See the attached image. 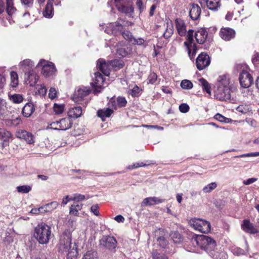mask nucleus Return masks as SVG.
I'll list each match as a JSON object with an SVG mask.
<instances>
[{"instance_id": "nucleus-55", "label": "nucleus", "mask_w": 259, "mask_h": 259, "mask_svg": "<svg viewBox=\"0 0 259 259\" xmlns=\"http://www.w3.org/2000/svg\"><path fill=\"white\" fill-rule=\"evenodd\" d=\"M59 127V121H56L50 123L47 127V129L50 128L55 130H60L58 128Z\"/></svg>"}, {"instance_id": "nucleus-50", "label": "nucleus", "mask_w": 259, "mask_h": 259, "mask_svg": "<svg viewBox=\"0 0 259 259\" xmlns=\"http://www.w3.org/2000/svg\"><path fill=\"white\" fill-rule=\"evenodd\" d=\"M231 251L234 254L236 255H240L245 253L244 250L237 247H232Z\"/></svg>"}, {"instance_id": "nucleus-25", "label": "nucleus", "mask_w": 259, "mask_h": 259, "mask_svg": "<svg viewBox=\"0 0 259 259\" xmlns=\"http://www.w3.org/2000/svg\"><path fill=\"white\" fill-rule=\"evenodd\" d=\"M207 36V32L204 29H200L197 31L195 34V37L197 42L200 44H203Z\"/></svg>"}, {"instance_id": "nucleus-3", "label": "nucleus", "mask_w": 259, "mask_h": 259, "mask_svg": "<svg viewBox=\"0 0 259 259\" xmlns=\"http://www.w3.org/2000/svg\"><path fill=\"white\" fill-rule=\"evenodd\" d=\"M58 247L60 252L67 254V259L77 258V251L74 246L72 245L71 234L69 231H65L60 236Z\"/></svg>"}, {"instance_id": "nucleus-64", "label": "nucleus", "mask_w": 259, "mask_h": 259, "mask_svg": "<svg viewBox=\"0 0 259 259\" xmlns=\"http://www.w3.org/2000/svg\"><path fill=\"white\" fill-rule=\"evenodd\" d=\"M30 213H31L32 214H35L43 213L44 211L42 210V206H41L39 208H35L32 209L30 211Z\"/></svg>"}, {"instance_id": "nucleus-16", "label": "nucleus", "mask_w": 259, "mask_h": 259, "mask_svg": "<svg viewBox=\"0 0 259 259\" xmlns=\"http://www.w3.org/2000/svg\"><path fill=\"white\" fill-rule=\"evenodd\" d=\"M25 74V79L27 84L33 87L36 83L38 76L35 73L34 70H30Z\"/></svg>"}, {"instance_id": "nucleus-44", "label": "nucleus", "mask_w": 259, "mask_h": 259, "mask_svg": "<svg viewBox=\"0 0 259 259\" xmlns=\"http://www.w3.org/2000/svg\"><path fill=\"white\" fill-rule=\"evenodd\" d=\"M64 105L63 104H58L55 103L54 105V111L57 114H60L62 113L64 111Z\"/></svg>"}, {"instance_id": "nucleus-7", "label": "nucleus", "mask_w": 259, "mask_h": 259, "mask_svg": "<svg viewBox=\"0 0 259 259\" xmlns=\"http://www.w3.org/2000/svg\"><path fill=\"white\" fill-rule=\"evenodd\" d=\"M123 26L118 22L108 24L106 26L105 31L108 34H113L114 35H118L122 34L123 37L132 43L134 37L132 33L128 31L122 32Z\"/></svg>"}, {"instance_id": "nucleus-34", "label": "nucleus", "mask_w": 259, "mask_h": 259, "mask_svg": "<svg viewBox=\"0 0 259 259\" xmlns=\"http://www.w3.org/2000/svg\"><path fill=\"white\" fill-rule=\"evenodd\" d=\"M53 4L48 2L46 6L45 10L43 12L44 16L46 18H52L53 15Z\"/></svg>"}, {"instance_id": "nucleus-11", "label": "nucleus", "mask_w": 259, "mask_h": 259, "mask_svg": "<svg viewBox=\"0 0 259 259\" xmlns=\"http://www.w3.org/2000/svg\"><path fill=\"white\" fill-rule=\"evenodd\" d=\"M239 79L241 86L244 88H249L253 83V78L247 70L241 71Z\"/></svg>"}, {"instance_id": "nucleus-22", "label": "nucleus", "mask_w": 259, "mask_h": 259, "mask_svg": "<svg viewBox=\"0 0 259 259\" xmlns=\"http://www.w3.org/2000/svg\"><path fill=\"white\" fill-rule=\"evenodd\" d=\"M241 228L245 232L250 234H255L257 232V229L248 220L243 221L241 225Z\"/></svg>"}, {"instance_id": "nucleus-58", "label": "nucleus", "mask_w": 259, "mask_h": 259, "mask_svg": "<svg viewBox=\"0 0 259 259\" xmlns=\"http://www.w3.org/2000/svg\"><path fill=\"white\" fill-rule=\"evenodd\" d=\"M117 104L120 107H124L126 104V101L123 97H118L117 99Z\"/></svg>"}, {"instance_id": "nucleus-43", "label": "nucleus", "mask_w": 259, "mask_h": 259, "mask_svg": "<svg viewBox=\"0 0 259 259\" xmlns=\"http://www.w3.org/2000/svg\"><path fill=\"white\" fill-rule=\"evenodd\" d=\"M90 91L87 88L79 89L77 91V96L81 98L89 95Z\"/></svg>"}, {"instance_id": "nucleus-9", "label": "nucleus", "mask_w": 259, "mask_h": 259, "mask_svg": "<svg viewBox=\"0 0 259 259\" xmlns=\"http://www.w3.org/2000/svg\"><path fill=\"white\" fill-rule=\"evenodd\" d=\"M37 67H41V73L45 76L48 77L54 75L56 72L55 65L48 61L41 59L37 65Z\"/></svg>"}, {"instance_id": "nucleus-1", "label": "nucleus", "mask_w": 259, "mask_h": 259, "mask_svg": "<svg viewBox=\"0 0 259 259\" xmlns=\"http://www.w3.org/2000/svg\"><path fill=\"white\" fill-rule=\"evenodd\" d=\"M175 26L179 35L184 36L187 34L186 40L184 42V44L190 59L191 60L193 59L198 50L197 45L194 42L193 31L192 30H189L187 31L185 22L180 18H177L175 20Z\"/></svg>"}, {"instance_id": "nucleus-14", "label": "nucleus", "mask_w": 259, "mask_h": 259, "mask_svg": "<svg viewBox=\"0 0 259 259\" xmlns=\"http://www.w3.org/2000/svg\"><path fill=\"white\" fill-rule=\"evenodd\" d=\"M208 255L212 259L227 258L228 255L223 248L217 246Z\"/></svg>"}, {"instance_id": "nucleus-31", "label": "nucleus", "mask_w": 259, "mask_h": 259, "mask_svg": "<svg viewBox=\"0 0 259 259\" xmlns=\"http://www.w3.org/2000/svg\"><path fill=\"white\" fill-rule=\"evenodd\" d=\"M112 113V109L107 108L98 110L97 114L99 117L102 118V120H104L105 118L109 117Z\"/></svg>"}, {"instance_id": "nucleus-18", "label": "nucleus", "mask_w": 259, "mask_h": 259, "mask_svg": "<svg viewBox=\"0 0 259 259\" xmlns=\"http://www.w3.org/2000/svg\"><path fill=\"white\" fill-rule=\"evenodd\" d=\"M16 135L17 138L24 139L28 144L34 143L32 135L26 131L19 130L16 132Z\"/></svg>"}, {"instance_id": "nucleus-49", "label": "nucleus", "mask_w": 259, "mask_h": 259, "mask_svg": "<svg viewBox=\"0 0 259 259\" xmlns=\"http://www.w3.org/2000/svg\"><path fill=\"white\" fill-rule=\"evenodd\" d=\"M110 66L115 68H121L123 67V63L121 61L117 60H112L109 62Z\"/></svg>"}, {"instance_id": "nucleus-17", "label": "nucleus", "mask_w": 259, "mask_h": 259, "mask_svg": "<svg viewBox=\"0 0 259 259\" xmlns=\"http://www.w3.org/2000/svg\"><path fill=\"white\" fill-rule=\"evenodd\" d=\"M110 66L109 62L107 63L102 59H100L97 61V68L106 76H108L110 74Z\"/></svg>"}, {"instance_id": "nucleus-61", "label": "nucleus", "mask_w": 259, "mask_h": 259, "mask_svg": "<svg viewBox=\"0 0 259 259\" xmlns=\"http://www.w3.org/2000/svg\"><path fill=\"white\" fill-rule=\"evenodd\" d=\"M91 211L96 216L99 215V206L97 204L93 205L91 207Z\"/></svg>"}, {"instance_id": "nucleus-12", "label": "nucleus", "mask_w": 259, "mask_h": 259, "mask_svg": "<svg viewBox=\"0 0 259 259\" xmlns=\"http://www.w3.org/2000/svg\"><path fill=\"white\" fill-rule=\"evenodd\" d=\"M196 66L198 70H202L208 67L210 63L209 56L206 53H202L199 55L196 61Z\"/></svg>"}, {"instance_id": "nucleus-13", "label": "nucleus", "mask_w": 259, "mask_h": 259, "mask_svg": "<svg viewBox=\"0 0 259 259\" xmlns=\"http://www.w3.org/2000/svg\"><path fill=\"white\" fill-rule=\"evenodd\" d=\"M116 239L111 236H104L100 240V245L109 250H113L116 247Z\"/></svg>"}, {"instance_id": "nucleus-40", "label": "nucleus", "mask_w": 259, "mask_h": 259, "mask_svg": "<svg viewBox=\"0 0 259 259\" xmlns=\"http://www.w3.org/2000/svg\"><path fill=\"white\" fill-rule=\"evenodd\" d=\"M97 253L94 250L88 251L83 255L82 259H97Z\"/></svg>"}, {"instance_id": "nucleus-29", "label": "nucleus", "mask_w": 259, "mask_h": 259, "mask_svg": "<svg viewBox=\"0 0 259 259\" xmlns=\"http://www.w3.org/2000/svg\"><path fill=\"white\" fill-rule=\"evenodd\" d=\"M8 99L14 104H20L24 100L23 96L18 94H9Z\"/></svg>"}, {"instance_id": "nucleus-39", "label": "nucleus", "mask_w": 259, "mask_h": 259, "mask_svg": "<svg viewBox=\"0 0 259 259\" xmlns=\"http://www.w3.org/2000/svg\"><path fill=\"white\" fill-rule=\"evenodd\" d=\"M31 19L30 17V14L28 12L25 13L22 18L21 22L23 26H28L31 23Z\"/></svg>"}, {"instance_id": "nucleus-27", "label": "nucleus", "mask_w": 259, "mask_h": 259, "mask_svg": "<svg viewBox=\"0 0 259 259\" xmlns=\"http://www.w3.org/2000/svg\"><path fill=\"white\" fill-rule=\"evenodd\" d=\"M82 114V109L79 106L71 107L68 111V115L69 117L77 118Z\"/></svg>"}, {"instance_id": "nucleus-8", "label": "nucleus", "mask_w": 259, "mask_h": 259, "mask_svg": "<svg viewBox=\"0 0 259 259\" xmlns=\"http://www.w3.org/2000/svg\"><path fill=\"white\" fill-rule=\"evenodd\" d=\"M189 223L195 230L202 233H208L210 231V224L205 220L193 218L190 220Z\"/></svg>"}, {"instance_id": "nucleus-15", "label": "nucleus", "mask_w": 259, "mask_h": 259, "mask_svg": "<svg viewBox=\"0 0 259 259\" xmlns=\"http://www.w3.org/2000/svg\"><path fill=\"white\" fill-rule=\"evenodd\" d=\"M199 3L202 6L206 4L207 7L212 11H218L221 7V0H200Z\"/></svg>"}, {"instance_id": "nucleus-24", "label": "nucleus", "mask_w": 259, "mask_h": 259, "mask_svg": "<svg viewBox=\"0 0 259 259\" xmlns=\"http://www.w3.org/2000/svg\"><path fill=\"white\" fill-rule=\"evenodd\" d=\"M164 25L165 27V30L163 32V36L165 38H168L172 35L174 32L172 22L170 20L166 19Z\"/></svg>"}, {"instance_id": "nucleus-63", "label": "nucleus", "mask_w": 259, "mask_h": 259, "mask_svg": "<svg viewBox=\"0 0 259 259\" xmlns=\"http://www.w3.org/2000/svg\"><path fill=\"white\" fill-rule=\"evenodd\" d=\"M157 79V75L155 73H151L148 77V81L150 83H154Z\"/></svg>"}, {"instance_id": "nucleus-30", "label": "nucleus", "mask_w": 259, "mask_h": 259, "mask_svg": "<svg viewBox=\"0 0 259 259\" xmlns=\"http://www.w3.org/2000/svg\"><path fill=\"white\" fill-rule=\"evenodd\" d=\"M124 0H115V5L118 10L123 13L128 14H131L132 13V8L131 7H128V9L125 10L123 7Z\"/></svg>"}, {"instance_id": "nucleus-4", "label": "nucleus", "mask_w": 259, "mask_h": 259, "mask_svg": "<svg viewBox=\"0 0 259 259\" xmlns=\"http://www.w3.org/2000/svg\"><path fill=\"white\" fill-rule=\"evenodd\" d=\"M191 242L194 246L200 247L208 255L217 246V242L213 238L203 235H193L191 239Z\"/></svg>"}, {"instance_id": "nucleus-23", "label": "nucleus", "mask_w": 259, "mask_h": 259, "mask_svg": "<svg viewBox=\"0 0 259 259\" xmlns=\"http://www.w3.org/2000/svg\"><path fill=\"white\" fill-rule=\"evenodd\" d=\"M163 202V200L156 197H150L145 198L142 202V206H151L153 205L161 203Z\"/></svg>"}, {"instance_id": "nucleus-53", "label": "nucleus", "mask_w": 259, "mask_h": 259, "mask_svg": "<svg viewBox=\"0 0 259 259\" xmlns=\"http://www.w3.org/2000/svg\"><path fill=\"white\" fill-rule=\"evenodd\" d=\"M140 88L137 85H135L133 89L130 90V93L133 97H138L140 95Z\"/></svg>"}, {"instance_id": "nucleus-57", "label": "nucleus", "mask_w": 259, "mask_h": 259, "mask_svg": "<svg viewBox=\"0 0 259 259\" xmlns=\"http://www.w3.org/2000/svg\"><path fill=\"white\" fill-rule=\"evenodd\" d=\"M259 156V152H250L246 154H243L239 156H236V157H256Z\"/></svg>"}, {"instance_id": "nucleus-62", "label": "nucleus", "mask_w": 259, "mask_h": 259, "mask_svg": "<svg viewBox=\"0 0 259 259\" xmlns=\"http://www.w3.org/2000/svg\"><path fill=\"white\" fill-rule=\"evenodd\" d=\"M189 107L187 104L183 103L179 106V110L182 113H186L189 111Z\"/></svg>"}, {"instance_id": "nucleus-10", "label": "nucleus", "mask_w": 259, "mask_h": 259, "mask_svg": "<svg viewBox=\"0 0 259 259\" xmlns=\"http://www.w3.org/2000/svg\"><path fill=\"white\" fill-rule=\"evenodd\" d=\"M91 84L93 88V93L95 94H97L102 91L104 84V79L100 72H96L95 73V77Z\"/></svg>"}, {"instance_id": "nucleus-47", "label": "nucleus", "mask_w": 259, "mask_h": 259, "mask_svg": "<svg viewBox=\"0 0 259 259\" xmlns=\"http://www.w3.org/2000/svg\"><path fill=\"white\" fill-rule=\"evenodd\" d=\"M18 192L23 193H27L31 190V187L28 185L20 186L17 187Z\"/></svg>"}, {"instance_id": "nucleus-37", "label": "nucleus", "mask_w": 259, "mask_h": 259, "mask_svg": "<svg viewBox=\"0 0 259 259\" xmlns=\"http://www.w3.org/2000/svg\"><path fill=\"white\" fill-rule=\"evenodd\" d=\"M170 237L174 242L176 243H179L183 241L182 235L177 231L171 232L170 234Z\"/></svg>"}, {"instance_id": "nucleus-6", "label": "nucleus", "mask_w": 259, "mask_h": 259, "mask_svg": "<svg viewBox=\"0 0 259 259\" xmlns=\"http://www.w3.org/2000/svg\"><path fill=\"white\" fill-rule=\"evenodd\" d=\"M51 236V229L49 226L41 223L38 224L34 229V236L40 244L48 243Z\"/></svg>"}, {"instance_id": "nucleus-60", "label": "nucleus", "mask_w": 259, "mask_h": 259, "mask_svg": "<svg viewBox=\"0 0 259 259\" xmlns=\"http://www.w3.org/2000/svg\"><path fill=\"white\" fill-rule=\"evenodd\" d=\"M57 92L55 88H51L50 89L49 93V97L51 99H54L57 97Z\"/></svg>"}, {"instance_id": "nucleus-26", "label": "nucleus", "mask_w": 259, "mask_h": 259, "mask_svg": "<svg viewBox=\"0 0 259 259\" xmlns=\"http://www.w3.org/2000/svg\"><path fill=\"white\" fill-rule=\"evenodd\" d=\"M72 125V121L69 117H65L59 120L58 127L60 130L66 131L69 129Z\"/></svg>"}, {"instance_id": "nucleus-28", "label": "nucleus", "mask_w": 259, "mask_h": 259, "mask_svg": "<svg viewBox=\"0 0 259 259\" xmlns=\"http://www.w3.org/2000/svg\"><path fill=\"white\" fill-rule=\"evenodd\" d=\"M35 108L32 103H26L22 109V114L25 117H30L34 112Z\"/></svg>"}, {"instance_id": "nucleus-51", "label": "nucleus", "mask_w": 259, "mask_h": 259, "mask_svg": "<svg viewBox=\"0 0 259 259\" xmlns=\"http://www.w3.org/2000/svg\"><path fill=\"white\" fill-rule=\"evenodd\" d=\"M21 4L26 8L32 7L34 0H20Z\"/></svg>"}, {"instance_id": "nucleus-48", "label": "nucleus", "mask_w": 259, "mask_h": 259, "mask_svg": "<svg viewBox=\"0 0 259 259\" xmlns=\"http://www.w3.org/2000/svg\"><path fill=\"white\" fill-rule=\"evenodd\" d=\"M252 62L254 66L259 68V53L255 52L252 57Z\"/></svg>"}, {"instance_id": "nucleus-5", "label": "nucleus", "mask_w": 259, "mask_h": 259, "mask_svg": "<svg viewBox=\"0 0 259 259\" xmlns=\"http://www.w3.org/2000/svg\"><path fill=\"white\" fill-rule=\"evenodd\" d=\"M6 6L3 1L0 0V19L5 26H8L14 22L13 17L17 9L14 6V0H6Z\"/></svg>"}, {"instance_id": "nucleus-21", "label": "nucleus", "mask_w": 259, "mask_h": 259, "mask_svg": "<svg viewBox=\"0 0 259 259\" xmlns=\"http://www.w3.org/2000/svg\"><path fill=\"white\" fill-rule=\"evenodd\" d=\"M201 12V8L198 5H191L189 11V16L192 20H197L200 16Z\"/></svg>"}, {"instance_id": "nucleus-35", "label": "nucleus", "mask_w": 259, "mask_h": 259, "mask_svg": "<svg viewBox=\"0 0 259 259\" xmlns=\"http://www.w3.org/2000/svg\"><path fill=\"white\" fill-rule=\"evenodd\" d=\"M58 206V203L56 201L52 202L50 203L42 206L44 213L51 212L54 209H56Z\"/></svg>"}, {"instance_id": "nucleus-52", "label": "nucleus", "mask_w": 259, "mask_h": 259, "mask_svg": "<svg viewBox=\"0 0 259 259\" xmlns=\"http://www.w3.org/2000/svg\"><path fill=\"white\" fill-rule=\"evenodd\" d=\"M236 110L239 112L245 114L248 112L249 108L246 105H241L238 106Z\"/></svg>"}, {"instance_id": "nucleus-56", "label": "nucleus", "mask_w": 259, "mask_h": 259, "mask_svg": "<svg viewBox=\"0 0 259 259\" xmlns=\"http://www.w3.org/2000/svg\"><path fill=\"white\" fill-rule=\"evenodd\" d=\"M245 121L247 124H248L250 126L253 127H257L258 126V124L257 121L252 118H247L245 120Z\"/></svg>"}, {"instance_id": "nucleus-45", "label": "nucleus", "mask_w": 259, "mask_h": 259, "mask_svg": "<svg viewBox=\"0 0 259 259\" xmlns=\"http://www.w3.org/2000/svg\"><path fill=\"white\" fill-rule=\"evenodd\" d=\"M217 186V184L216 183H215V182L211 183L208 184L207 185H206V186H205L203 188V191L206 193H209L211 191H212L213 190L215 189Z\"/></svg>"}, {"instance_id": "nucleus-20", "label": "nucleus", "mask_w": 259, "mask_h": 259, "mask_svg": "<svg viewBox=\"0 0 259 259\" xmlns=\"http://www.w3.org/2000/svg\"><path fill=\"white\" fill-rule=\"evenodd\" d=\"M34 66V62L30 59H25L19 63V67L24 73H27L30 70H33V68Z\"/></svg>"}, {"instance_id": "nucleus-19", "label": "nucleus", "mask_w": 259, "mask_h": 259, "mask_svg": "<svg viewBox=\"0 0 259 259\" xmlns=\"http://www.w3.org/2000/svg\"><path fill=\"white\" fill-rule=\"evenodd\" d=\"M235 31L230 28H222L220 32L221 37L225 40H229L234 37Z\"/></svg>"}, {"instance_id": "nucleus-33", "label": "nucleus", "mask_w": 259, "mask_h": 259, "mask_svg": "<svg viewBox=\"0 0 259 259\" xmlns=\"http://www.w3.org/2000/svg\"><path fill=\"white\" fill-rule=\"evenodd\" d=\"M10 86L12 88H16L19 83L18 75L16 72L11 71L10 72Z\"/></svg>"}, {"instance_id": "nucleus-38", "label": "nucleus", "mask_w": 259, "mask_h": 259, "mask_svg": "<svg viewBox=\"0 0 259 259\" xmlns=\"http://www.w3.org/2000/svg\"><path fill=\"white\" fill-rule=\"evenodd\" d=\"M116 53L117 55L121 57L126 56L128 54L127 51L125 49V47L121 45V43L117 45Z\"/></svg>"}, {"instance_id": "nucleus-32", "label": "nucleus", "mask_w": 259, "mask_h": 259, "mask_svg": "<svg viewBox=\"0 0 259 259\" xmlns=\"http://www.w3.org/2000/svg\"><path fill=\"white\" fill-rule=\"evenodd\" d=\"M82 204L78 202H74L70 208L69 213L71 215H78V211L82 209Z\"/></svg>"}, {"instance_id": "nucleus-59", "label": "nucleus", "mask_w": 259, "mask_h": 259, "mask_svg": "<svg viewBox=\"0 0 259 259\" xmlns=\"http://www.w3.org/2000/svg\"><path fill=\"white\" fill-rule=\"evenodd\" d=\"M159 245L162 248L166 247L167 245V241L163 237H158L157 239Z\"/></svg>"}, {"instance_id": "nucleus-54", "label": "nucleus", "mask_w": 259, "mask_h": 259, "mask_svg": "<svg viewBox=\"0 0 259 259\" xmlns=\"http://www.w3.org/2000/svg\"><path fill=\"white\" fill-rule=\"evenodd\" d=\"M133 0H124L123 2V7H124L123 9L127 10L128 9V7H131L132 8V13L134 12V7L133 6Z\"/></svg>"}, {"instance_id": "nucleus-2", "label": "nucleus", "mask_w": 259, "mask_h": 259, "mask_svg": "<svg viewBox=\"0 0 259 259\" xmlns=\"http://www.w3.org/2000/svg\"><path fill=\"white\" fill-rule=\"evenodd\" d=\"M229 75H223L218 78L214 97L219 100H227L231 98V86Z\"/></svg>"}, {"instance_id": "nucleus-36", "label": "nucleus", "mask_w": 259, "mask_h": 259, "mask_svg": "<svg viewBox=\"0 0 259 259\" xmlns=\"http://www.w3.org/2000/svg\"><path fill=\"white\" fill-rule=\"evenodd\" d=\"M199 84L202 87L203 89L209 95L211 94V88L208 82L204 78L199 79Z\"/></svg>"}, {"instance_id": "nucleus-41", "label": "nucleus", "mask_w": 259, "mask_h": 259, "mask_svg": "<svg viewBox=\"0 0 259 259\" xmlns=\"http://www.w3.org/2000/svg\"><path fill=\"white\" fill-rule=\"evenodd\" d=\"M36 94L40 96H45L47 93V88L43 84H38L36 87Z\"/></svg>"}, {"instance_id": "nucleus-46", "label": "nucleus", "mask_w": 259, "mask_h": 259, "mask_svg": "<svg viewBox=\"0 0 259 259\" xmlns=\"http://www.w3.org/2000/svg\"><path fill=\"white\" fill-rule=\"evenodd\" d=\"M214 117L215 119L225 123H229L231 121V119L227 118L220 113L215 114Z\"/></svg>"}, {"instance_id": "nucleus-42", "label": "nucleus", "mask_w": 259, "mask_h": 259, "mask_svg": "<svg viewBox=\"0 0 259 259\" xmlns=\"http://www.w3.org/2000/svg\"><path fill=\"white\" fill-rule=\"evenodd\" d=\"M181 86L182 89L185 90H190L193 88V83L189 80H183L181 83Z\"/></svg>"}]
</instances>
